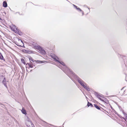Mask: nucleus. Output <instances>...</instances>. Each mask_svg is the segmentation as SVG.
Here are the masks:
<instances>
[{
  "label": "nucleus",
  "mask_w": 127,
  "mask_h": 127,
  "mask_svg": "<svg viewBox=\"0 0 127 127\" xmlns=\"http://www.w3.org/2000/svg\"><path fill=\"white\" fill-rule=\"evenodd\" d=\"M29 127H35L34 125L32 124H30V126H28Z\"/></svg>",
  "instance_id": "obj_15"
},
{
  "label": "nucleus",
  "mask_w": 127,
  "mask_h": 127,
  "mask_svg": "<svg viewBox=\"0 0 127 127\" xmlns=\"http://www.w3.org/2000/svg\"><path fill=\"white\" fill-rule=\"evenodd\" d=\"M26 122L27 126H30V124H32V123L30 119L28 118H27Z\"/></svg>",
  "instance_id": "obj_5"
},
{
  "label": "nucleus",
  "mask_w": 127,
  "mask_h": 127,
  "mask_svg": "<svg viewBox=\"0 0 127 127\" xmlns=\"http://www.w3.org/2000/svg\"><path fill=\"white\" fill-rule=\"evenodd\" d=\"M74 73H73V75H74Z\"/></svg>",
  "instance_id": "obj_23"
},
{
  "label": "nucleus",
  "mask_w": 127,
  "mask_h": 127,
  "mask_svg": "<svg viewBox=\"0 0 127 127\" xmlns=\"http://www.w3.org/2000/svg\"><path fill=\"white\" fill-rule=\"evenodd\" d=\"M78 81L79 83L83 86V87L86 89L88 91H90V90L89 87L87 86V85L81 79H78Z\"/></svg>",
  "instance_id": "obj_2"
},
{
  "label": "nucleus",
  "mask_w": 127,
  "mask_h": 127,
  "mask_svg": "<svg viewBox=\"0 0 127 127\" xmlns=\"http://www.w3.org/2000/svg\"><path fill=\"white\" fill-rule=\"evenodd\" d=\"M1 79H3V80L2 82V83L4 84V86L7 88V86L6 84V81L5 78L2 76H0V80H1Z\"/></svg>",
  "instance_id": "obj_4"
},
{
  "label": "nucleus",
  "mask_w": 127,
  "mask_h": 127,
  "mask_svg": "<svg viewBox=\"0 0 127 127\" xmlns=\"http://www.w3.org/2000/svg\"><path fill=\"white\" fill-rule=\"evenodd\" d=\"M21 112L22 113L26 115L27 114L26 110L23 108H22V109L21 110Z\"/></svg>",
  "instance_id": "obj_8"
},
{
  "label": "nucleus",
  "mask_w": 127,
  "mask_h": 127,
  "mask_svg": "<svg viewBox=\"0 0 127 127\" xmlns=\"http://www.w3.org/2000/svg\"><path fill=\"white\" fill-rule=\"evenodd\" d=\"M74 73H73V75H74Z\"/></svg>",
  "instance_id": "obj_24"
},
{
  "label": "nucleus",
  "mask_w": 127,
  "mask_h": 127,
  "mask_svg": "<svg viewBox=\"0 0 127 127\" xmlns=\"http://www.w3.org/2000/svg\"><path fill=\"white\" fill-rule=\"evenodd\" d=\"M74 73H73V75H74Z\"/></svg>",
  "instance_id": "obj_25"
},
{
  "label": "nucleus",
  "mask_w": 127,
  "mask_h": 127,
  "mask_svg": "<svg viewBox=\"0 0 127 127\" xmlns=\"http://www.w3.org/2000/svg\"><path fill=\"white\" fill-rule=\"evenodd\" d=\"M33 48L34 49H36L38 50H41V47L38 45H36L34 46Z\"/></svg>",
  "instance_id": "obj_6"
},
{
  "label": "nucleus",
  "mask_w": 127,
  "mask_h": 127,
  "mask_svg": "<svg viewBox=\"0 0 127 127\" xmlns=\"http://www.w3.org/2000/svg\"><path fill=\"white\" fill-rule=\"evenodd\" d=\"M73 5L78 11H82V10L80 8H77L76 6L74 4H73Z\"/></svg>",
  "instance_id": "obj_11"
},
{
  "label": "nucleus",
  "mask_w": 127,
  "mask_h": 127,
  "mask_svg": "<svg viewBox=\"0 0 127 127\" xmlns=\"http://www.w3.org/2000/svg\"><path fill=\"white\" fill-rule=\"evenodd\" d=\"M10 27L12 30L16 33L18 32V31L15 25L13 24L11 25Z\"/></svg>",
  "instance_id": "obj_3"
},
{
  "label": "nucleus",
  "mask_w": 127,
  "mask_h": 127,
  "mask_svg": "<svg viewBox=\"0 0 127 127\" xmlns=\"http://www.w3.org/2000/svg\"><path fill=\"white\" fill-rule=\"evenodd\" d=\"M17 45H18V46H20V45H19L18 44H16Z\"/></svg>",
  "instance_id": "obj_21"
},
{
  "label": "nucleus",
  "mask_w": 127,
  "mask_h": 127,
  "mask_svg": "<svg viewBox=\"0 0 127 127\" xmlns=\"http://www.w3.org/2000/svg\"><path fill=\"white\" fill-rule=\"evenodd\" d=\"M19 41L21 43H23V41L20 39L18 38H17V41Z\"/></svg>",
  "instance_id": "obj_18"
},
{
  "label": "nucleus",
  "mask_w": 127,
  "mask_h": 127,
  "mask_svg": "<svg viewBox=\"0 0 127 127\" xmlns=\"http://www.w3.org/2000/svg\"><path fill=\"white\" fill-rule=\"evenodd\" d=\"M126 119L127 120V118Z\"/></svg>",
  "instance_id": "obj_26"
},
{
  "label": "nucleus",
  "mask_w": 127,
  "mask_h": 127,
  "mask_svg": "<svg viewBox=\"0 0 127 127\" xmlns=\"http://www.w3.org/2000/svg\"><path fill=\"white\" fill-rule=\"evenodd\" d=\"M0 59L1 60H4V58L0 53Z\"/></svg>",
  "instance_id": "obj_13"
},
{
  "label": "nucleus",
  "mask_w": 127,
  "mask_h": 127,
  "mask_svg": "<svg viewBox=\"0 0 127 127\" xmlns=\"http://www.w3.org/2000/svg\"><path fill=\"white\" fill-rule=\"evenodd\" d=\"M82 15H83L84 14V13L83 12H82Z\"/></svg>",
  "instance_id": "obj_20"
},
{
  "label": "nucleus",
  "mask_w": 127,
  "mask_h": 127,
  "mask_svg": "<svg viewBox=\"0 0 127 127\" xmlns=\"http://www.w3.org/2000/svg\"><path fill=\"white\" fill-rule=\"evenodd\" d=\"M97 97L101 101H104V100H103L102 99H101L100 98L101 96L99 95H97Z\"/></svg>",
  "instance_id": "obj_12"
},
{
  "label": "nucleus",
  "mask_w": 127,
  "mask_h": 127,
  "mask_svg": "<svg viewBox=\"0 0 127 127\" xmlns=\"http://www.w3.org/2000/svg\"><path fill=\"white\" fill-rule=\"evenodd\" d=\"M29 60L31 61H32L33 62H35V61H36L35 60H33V59L31 57H29Z\"/></svg>",
  "instance_id": "obj_10"
},
{
  "label": "nucleus",
  "mask_w": 127,
  "mask_h": 127,
  "mask_svg": "<svg viewBox=\"0 0 127 127\" xmlns=\"http://www.w3.org/2000/svg\"><path fill=\"white\" fill-rule=\"evenodd\" d=\"M94 106H95V107L97 109H99V110L100 109V108L96 105L95 104L94 105Z\"/></svg>",
  "instance_id": "obj_17"
},
{
  "label": "nucleus",
  "mask_w": 127,
  "mask_h": 127,
  "mask_svg": "<svg viewBox=\"0 0 127 127\" xmlns=\"http://www.w3.org/2000/svg\"><path fill=\"white\" fill-rule=\"evenodd\" d=\"M50 56L52 58L58 62L59 64H62L65 67H66V66H65V64L64 63L60 61L59 59L54 54L51 53L50 54Z\"/></svg>",
  "instance_id": "obj_1"
},
{
  "label": "nucleus",
  "mask_w": 127,
  "mask_h": 127,
  "mask_svg": "<svg viewBox=\"0 0 127 127\" xmlns=\"http://www.w3.org/2000/svg\"><path fill=\"white\" fill-rule=\"evenodd\" d=\"M22 62L24 64H25V62L24 61V60L23 59H22L21 60Z\"/></svg>",
  "instance_id": "obj_19"
},
{
  "label": "nucleus",
  "mask_w": 127,
  "mask_h": 127,
  "mask_svg": "<svg viewBox=\"0 0 127 127\" xmlns=\"http://www.w3.org/2000/svg\"><path fill=\"white\" fill-rule=\"evenodd\" d=\"M28 64V65L29 66V67L30 68H32L33 67V66L32 64V63H31L29 64L28 63L27 64Z\"/></svg>",
  "instance_id": "obj_14"
},
{
  "label": "nucleus",
  "mask_w": 127,
  "mask_h": 127,
  "mask_svg": "<svg viewBox=\"0 0 127 127\" xmlns=\"http://www.w3.org/2000/svg\"><path fill=\"white\" fill-rule=\"evenodd\" d=\"M3 6L5 7H6L7 6V4L6 2L5 1H4L3 3Z\"/></svg>",
  "instance_id": "obj_9"
},
{
  "label": "nucleus",
  "mask_w": 127,
  "mask_h": 127,
  "mask_svg": "<svg viewBox=\"0 0 127 127\" xmlns=\"http://www.w3.org/2000/svg\"><path fill=\"white\" fill-rule=\"evenodd\" d=\"M87 105L88 106V107L90 106H91V107H92L93 106L92 104L91 103H90L89 102H88Z\"/></svg>",
  "instance_id": "obj_16"
},
{
  "label": "nucleus",
  "mask_w": 127,
  "mask_h": 127,
  "mask_svg": "<svg viewBox=\"0 0 127 127\" xmlns=\"http://www.w3.org/2000/svg\"><path fill=\"white\" fill-rule=\"evenodd\" d=\"M124 88H125V87H124V88H122V89L121 90H122V89H124Z\"/></svg>",
  "instance_id": "obj_22"
},
{
  "label": "nucleus",
  "mask_w": 127,
  "mask_h": 127,
  "mask_svg": "<svg viewBox=\"0 0 127 127\" xmlns=\"http://www.w3.org/2000/svg\"><path fill=\"white\" fill-rule=\"evenodd\" d=\"M35 62H36L37 63H38L40 64H42V63H47V61H39V60H37L36 61H35Z\"/></svg>",
  "instance_id": "obj_7"
}]
</instances>
